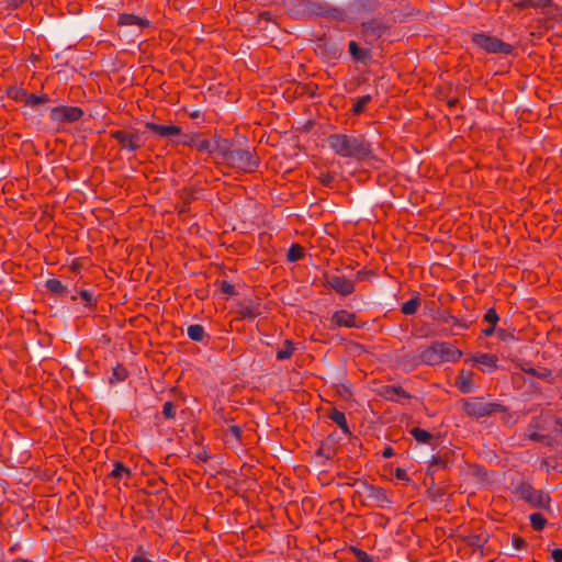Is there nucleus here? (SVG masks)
I'll use <instances>...</instances> for the list:
<instances>
[{
    "mask_svg": "<svg viewBox=\"0 0 562 562\" xmlns=\"http://www.w3.org/2000/svg\"><path fill=\"white\" fill-rule=\"evenodd\" d=\"M328 147L341 158H353L357 161L375 160L371 142L362 133H335L327 137Z\"/></svg>",
    "mask_w": 562,
    "mask_h": 562,
    "instance_id": "nucleus-1",
    "label": "nucleus"
},
{
    "mask_svg": "<svg viewBox=\"0 0 562 562\" xmlns=\"http://www.w3.org/2000/svg\"><path fill=\"white\" fill-rule=\"evenodd\" d=\"M110 137L117 142L121 150L127 153H136L144 146V140L137 132L114 130L110 131Z\"/></svg>",
    "mask_w": 562,
    "mask_h": 562,
    "instance_id": "nucleus-8",
    "label": "nucleus"
},
{
    "mask_svg": "<svg viewBox=\"0 0 562 562\" xmlns=\"http://www.w3.org/2000/svg\"><path fill=\"white\" fill-rule=\"evenodd\" d=\"M551 558L554 562H562V549L555 548L551 551Z\"/></svg>",
    "mask_w": 562,
    "mask_h": 562,
    "instance_id": "nucleus-57",
    "label": "nucleus"
},
{
    "mask_svg": "<svg viewBox=\"0 0 562 562\" xmlns=\"http://www.w3.org/2000/svg\"><path fill=\"white\" fill-rule=\"evenodd\" d=\"M48 102H50V99H49V97L47 94L37 95L35 93H29L27 92L25 105H27V106H36V105L45 104V103H48Z\"/></svg>",
    "mask_w": 562,
    "mask_h": 562,
    "instance_id": "nucleus-42",
    "label": "nucleus"
},
{
    "mask_svg": "<svg viewBox=\"0 0 562 562\" xmlns=\"http://www.w3.org/2000/svg\"><path fill=\"white\" fill-rule=\"evenodd\" d=\"M441 323L445 324H452L454 326H459L461 328L468 329L470 327V324L459 319L458 317L453 316L449 310H445L439 313V316L436 317Z\"/></svg>",
    "mask_w": 562,
    "mask_h": 562,
    "instance_id": "nucleus-32",
    "label": "nucleus"
},
{
    "mask_svg": "<svg viewBox=\"0 0 562 562\" xmlns=\"http://www.w3.org/2000/svg\"><path fill=\"white\" fill-rule=\"evenodd\" d=\"M471 42L487 54L512 55L514 46L484 32L473 33Z\"/></svg>",
    "mask_w": 562,
    "mask_h": 562,
    "instance_id": "nucleus-5",
    "label": "nucleus"
},
{
    "mask_svg": "<svg viewBox=\"0 0 562 562\" xmlns=\"http://www.w3.org/2000/svg\"><path fill=\"white\" fill-rule=\"evenodd\" d=\"M494 333H496V326L488 325L486 328L482 330V334L486 337L492 336Z\"/></svg>",
    "mask_w": 562,
    "mask_h": 562,
    "instance_id": "nucleus-58",
    "label": "nucleus"
},
{
    "mask_svg": "<svg viewBox=\"0 0 562 562\" xmlns=\"http://www.w3.org/2000/svg\"><path fill=\"white\" fill-rule=\"evenodd\" d=\"M328 418L333 420L335 424H337L344 434L351 435L346 416L342 412L338 411L337 408H333L328 413Z\"/></svg>",
    "mask_w": 562,
    "mask_h": 562,
    "instance_id": "nucleus-30",
    "label": "nucleus"
},
{
    "mask_svg": "<svg viewBox=\"0 0 562 562\" xmlns=\"http://www.w3.org/2000/svg\"><path fill=\"white\" fill-rule=\"evenodd\" d=\"M392 24L382 18L375 16L360 24L361 34L369 44L379 41L383 35L390 34Z\"/></svg>",
    "mask_w": 562,
    "mask_h": 562,
    "instance_id": "nucleus-7",
    "label": "nucleus"
},
{
    "mask_svg": "<svg viewBox=\"0 0 562 562\" xmlns=\"http://www.w3.org/2000/svg\"><path fill=\"white\" fill-rule=\"evenodd\" d=\"M45 288L48 292L52 294L61 296V297H68L70 296L71 291L60 280L58 279H48L45 282Z\"/></svg>",
    "mask_w": 562,
    "mask_h": 562,
    "instance_id": "nucleus-24",
    "label": "nucleus"
},
{
    "mask_svg": "<svg viewBox=\"0 0 562 562\" xmlns=\"http://www.w3.org/2000/svg\"><path fill=\"white\" fill-rule=\"evenodd\" d=\"M441 362H457L462 357V351L449 342L436 341Z\"/></svg>",
    "mask_w": 562,
    "mask_h": 562,
    "instance_id": "nucleus-18",
    "label": "nucleus"
},
{
    "mask_svg": "<svg viewBox=\"0 0 562 562\" xmlns=\"http://www.w3.org/2000/svg\"><path fill=\"white\" fill-rule=\"evenodd\" d=\"M394 456V449L391 446H387L382 451V457L389 459Z\"/></svg>",
    "mask_w": 562,
    "mask_h": 562,
    "instance_id": "nucleus-59",
    "label": "nucleus"
},
{
    "mask_svg": "<svg viewBox=\"0 0 562 562\" xmlns=\"http://www.w3.org/2000/svg\"><path fill=\"white\" fill-rule=\"evenodd\" d=\"M69 299L72 302H76L78 299H80L83 302L85 307L89 310H94L98 305V300L93 292L86 289H76L74 294L70 293Z\"/></svg>",
    "mask_w": 562,
    "mask_h": 562,
    "instance_id": "nucleus-20",
    "label": "nucleus"
},
{
    "mask_svg": "<svg viewBox=\"0 0 562 562\" xmlns=\"http://www.w3.org/2000/svg\"><path fill=\"white\" fill-rule=\"evenodd\" d=\"M484 321L487 322L490 325L496 326L497 322L499 321V316L494 307H491L486 311L484 314Z\"/></svg>",
    "mask_w": 562,
    "mask_h": 562,
    "instance_id": "nucleus-50",
    "label": "nucleus"
},
{
    "mask_svg": "<svg viewBox=\"0 0 562 562\" xmlns=\"http://www.w3.org/2000/svg\"><path fill=\"white\" fill-rule=\"evenodd\" d=\"M145 128L160 137H166L176 144L182 133V128L180 126L173 125V124L162 125V124H157L155 122H146Z\"/></svg>",
    "mask_w": 562,
    "mask_h": 562,
    "instance_id": "nucleus-13",
    "label": "nucleus"
},
{
    "mask_svg": "<svg viewBox=\"0 0 562 562\" xmlns=\"http://www.w3.org/2000/svg\"><path fill=\"white\" fill-rule=\"evenodd\" d=\"M222 140V136L217 133L213 134L211 138L205 137V133L193 132V133H181L177 144L195 148L200 153L207 155L217 154V145Z\"/></svg>",
    "mask_w": 562,
    "mask_h": 562,
    "instance_id": "nucleus-3",
    "label": "nucleus"
},
{
    "mask_svg": "<svg viewBox=\"0 0 562 562\" xmlns=\"http://www.w3.org/2000/svg\"><path fill=\"white\" fill-rule=\"evenodd\" d=\"M8 3V7L12 9H16L20 7L25 0H5Z\"/></svg>",
    "mask_w": 562,
    "mask_h": 562,
    "instance_id": "nucleus-60",
    "label": "nucleus"
},
{
    "mask_svg": "<svg viewBox=\"0 0 562 562\" xmlns=\"http://www.w3.org/2000/svg\"><path fill=\"white\" fill-rule=\"evenodd\" d=\"M474 373L471 370L462 369L456 378V385L463 394L470 393L473 390Z\"/></svg>",
    "mask_w": 562,
    "mask_h": 562,
    "instance_id": "nucleus-21",
    "label": "nucleus"
},
{
    "mask_svg": "<svg viewBox=\"0 0 562 562\" xmlns=\"http://www.w3.org/2000/svg\"><path fill=\"white\" fill-rule=\"evenodd\" d=\"M330 329L346 327V328H361L364 323H357V315L346 310L336 311L330 319Z\"/></svg>",
    "mask_w": 562,
    "mask_h": 562,
    "instance_id": "nucleus-12",
    "label": "nucleus"
},
{
    "mask_svg": "<svg viewBox=\"0 0 562 562\" xmlns=\"http://www.w3.org/2000/svg\"><path fill=\"white\" fill-rule=\"evenodd\" d=\"M198 459H200L201 461L205 462L207 461V459L210 458V456L207 454L206 451H203V452H199L196 454Z\"/></svg>",
    "mask_w": 562,
    "mask_h": 562,
    "instance_id": "nucleus-64",
    "label": "nucleus"
},
{
    "mask_svg": "<svg viewBox=\"0 0 562 562\" xmlns=\"http://www.w3.org/2000/svg\"><path fill=\"white\" fill-rule=\"evenodd\" d=\"M409 434L412 435V437L417 441V442H420V443H426V445H430V446H434L436 442H437V437H435L432 434H430L429 431L425 430V429H422L419 427H414L409 430Z\"/></svg>",
    "mask_w": 562,
    "mask_h": 562,
    "instance_id": "nucleus-29",
    "label": "nucleus"
},
{
    "mask_svg": "<svg viewBox=\"0 0 562 562\" xmlns=\"http://www.w3.org/2000/svg\"><path fill=\"white\" fill-rule=\"evenodd\" d=\"M131 562H153V561L149 560L148 558L144 557V555H134L131 559Z\"/></svg>",
    "mask_w": 562,
    "mask_h": 562,
    "instance_id": "nucleus-61",
    "label": "nucleus"
},
{
    "mask_svg": "<svg viewBox=\"0 0 562 562\" xmlns=\"http://www.w3.org/2000/svg\"><path fill=\"white\" fill-rule=\"evenodd\" d=\"M533 9H542L544 10L547 5L551 4V0H531Z\"/></svg>",
    "mask_w": 562,
    "mask_h": 562,
    "instance_id": "nucleus-54",
    "label": "nucleus"
},
{
    "mask_svg": "<svg viewBox=\"0 0 562 562\" xmlns=\"http://www.w3.org/2000/svg\"><path fill=\"white\" fill-rule=\"evenodd\" d=\"M187 333L189 338L196 342L203 341L205 337L209 338V335L205 334L204 327L200 324L190 325Z\"/></svg>",
    "mask_w": 562,
    "mask_h": 562,
    "instance_id": "nucleus-37",
    "label": "nucleus"
},
{
    "mask_svg": "<svg viewBox=\"0 0 562 562\" xmlns=\"http://www.w3.org/2000/svg\"><path fill=\"white\" fill-rule=\"evenodd\" d=\"M419 359L422 363L428 366H436L441 363L440 353L438 351L437 342H432L431 346L420 351Z\"/></svg>",
    "mask_w": 562,
    "mask_h": 562,
    "instance_id": "nucleus-22",
    "label": "nucleus"
},
{
    "mask_svg": "<svg viewBox=\"0 0 562 562\" xmlns=\"http://www.w3.org/2000/svg\"><path fill=\"white\" fill-rule=\"evenodd\" d=\"M85 112L79 106L59 105L50 109L49 117L58 124L75 123L83 116Z\"/></svg>",
    "mask_w": 562,
    "mask_h": 562,
    "instance_id": "nucleus-9",
    "label": "nucleus"
},
{
    "mask_svg": "<svg viewBox=\"0 0 562 562\" xmlns=\"http://www.w3.org/2000/svg\"><path fill=\"white\" fill-rule=\"evenodd\" d=\"M348 50L353 63L367 64L371 60L372 54L369 48H362L356 41H350Z\"/></svg>",
    "mask_w": 562,
    "mask_h": 562,
    "instance_id": "nucleus-19",
    "label": "nucleus"
},
{
    "mask_svg": "<svg viewBox=\"0 0 562 562\" xmlns=\"http://www.w3.org/2000/svg\"><path fill=\"white\" fill-rule=\"evenodd\" d=\"M379 395L385 401L403 403L411 400L412 395L400 385H382L379 390Z\"/></svg>",
    "mask_w": 562,
    "mask_h": 562,
    "instance_id": "nucleus-14",
    "label": "nucleus"
},
{
    "mask_svg": "<svg viewBox=\"0 0 562 562\" xmlns=\"http://www.w3.org/2000/svg\"><path fill=\"white\" fill-rule=\"evenodd\" d=\"M295 351V345L292 340L286 339L284 341V346L277 351V359L278 360H286L290 359Z\"/></svg>",
    "mask_w": 562,
    "mask_h": 562,
    "instance_id": "nucleus-40",
    "label": "nucleus"
},
{
    "mask_svg": "<svg viewBox=\"0 0 562 562\" xmlns=\"http://www.w3.org/2000/svg\"><path fill=\"white\" fill-rule=\"evenodd\" d=\"M236 319L254 321L262 314L260 299H247L236 304Z\"/></svg>",
    "mask_w": 562,
    "mask_h": 562,
    "instance_id": "nucleus-10",
    "label": "nucleus"
},
{
    "mask_svg": "<svg viewBox=\"0 0 562 562\" xmlns=\"http://www.w3.org/2000/svg\"><path fill=\"white\" fill-rule=\"evenodd\" d=\"M514 7L519 10H525L527 8H532L531 0H519L514 3Z\"/></svg>",
    "mask_w": 562,
    "mask_h": 562,
    "instance_id": "nucleus-55",
    "label": "nucleus"
},
{
    "mask_svg": "<svg viewBox=\"0 0 562 562\" xmlns=\"http://www.w3.org/2000/svg\"><path fill=\"white\" fill-rule=\"evenodd\" d=\"M217 147V155L231 168L250 173L257 170L260 158L257 153L244 148H237L233 140L223 138Z\"/></svg>",
    "mask_w": 562,
    "mask_h": 562,
    "instance_id": "nucleus-2",
    "label": "nucleus"
},
{
    "mask_svg": "<svg viewBox=\"0 0 562 562\" xmlns=\"http://www.w3.org/2000/svg\"><path fill=\"white\" fill-rule=\"evenodd\" d=\"M496 334L497 337L504 342H509L516 339L515 328H498L496 329Z\"/></svg>",
    "mask_w": 562,
    "mask_h": 562,
    "instance_id": "nucleus-47",
    "label": "nucleus"
},
{
    "mask_svg": "<svg viewBox=\"0 0 562 562\" xmlns=\"http://www.w3.org/2000/svg\"><path fill=\"white\" fill-rule=\"evenodd\" d=\"M512 544L517 550H522V549L527 548V546H528L527 541L518 535L512 536Z\"/></svg>",
    "mask_w": 562,
    "mask_h": 562,
    "instance_id": "nucleus-51",
    "label": "nucleus"
},
{
    "mask_svg": "<svg viewBox=\"0 0 562 562\" xmlns=\"http://www.w3.org/2000/svg\"><path fill=\"white\" fill-rule=\"evenodd\" d=\"M299 7L300 9L296 11V13L303 18H316L324 15L325 4L310 0H302Z\"/></svg>",
    "mask_w": 562,
    "mask_h": 562,
    "instance_id": "nucleus-17",
    "label": "nucleus"
},
{
    "mask_svg": "<svg viewBox=\"0 0 562 562\" xmlns=\"http://www.w3.org/2000/svg\"><path fill=\"white\" fill-rule=\"evenodd\" d=\"M420 305V294L419 292H415L413 297L407 302L403 303L401 306V312L404 315H414Z\"/></svg>",
    "mask_w": 562,
    "mask_h": 562,
    "instance_id": "nucleus-34",
    "label": "nucleus"
},
{
    "mask_svg": "<svg viewBox=\"0 0 562 562\" xmlns=\"http://www.w3.org/2000/svg\"><path fill=\"white\" fill-rule=\"evenodd\" d=\"M364 488L367 497L373 501L378 507L384 508L391 505L392 502L383 487L366 483Z\"/></svg>",
    "mask_w": 562,
    "mask_h": 562,
    "instance_id": "nucleus-15",
    "label": "nucleus"
},
{
    "mask_svg": "<svg viewBox=\"0 0 562 562\" xmlns=\"http://www.w3.org/2000/svg\"><path fill=\"white\" fill-rule=\"evenodd\" d=\"M458 103H459V99L458 98H450L447 101V104H448L449 108H454V106H457Z\"/></svg>",
    "mask_w": 562,
    "mask_h": 562,
    "instance_id": "nucleus-63",
    "label": "nucleus"
},
{
    "mask_svg": "<svg viewBox=\"0 0 562 562\" xmlns=\"http://www.w3.org/2000/svg\"><path fill=\"white\" fill-rule=\"evenodd\" d=\"M225 437H232L236 442H239L241 438V428L237 425L229 426L225 431Z\"/></svg>",
    "mask_w": 562,
    "mask_h": 562,
    "instance_id": "nucleus-49",
    "label": "nucleus"
},
{
    "mask_svg": "<svg viewBox=\"0 0 562 562\" xmlns=\"http://www.w3.org/2000/svg\"><path fill=\"white\" fill-rule=\"evenodd\" d=\"M520 369L525 373H527L529 375H532V376H536V378L541 379V380L549 381V379L552 375V371L550 369L542 368V369L538 370V369H535V368L530 367L529 363H524L522 366H520Z\"/></svg>",
    "mask_w": 562,
    "mask_h": 562,
    "instance_id": "nucleus-33",
    "label": "nucleus"
},
{
    "mask_svg": "<svg viewBox=\"0 0 562 562\" xmlns=\"http://www.w3.org/2000/svg\"><path fill=\"white\" fill-rule=\"evenodd\" d=\"M515 494L532 508L550 510V495L542 490H536L527 481H521L515 486Z\"/></svg>",
    "mask_w": 562,
    "mask_h": 562,
    "instance_id": "nucleus-4",
    "label": "nucleus"
},
{
    "mask_svg": "<svg viewBox=\"0 0 562 562\" xmlns=\"http://www.w3.org/2000/svg\"><path fill=\"white\" fill-rule=\"evenodd\" d=\"M113 470L109 473L108 477L114 481H120L125 477L130 480L132 477V471L122 461H114Z\"/></svg>",
    "mask_w": 562,
    "mask_h": 562,
    "instance_id": "nucleus-28",
    "label": "nucleus"
},
{
    "mask_svg": "<svg viewBox=\"0 0 562 562\" xmlns=\"http://www.w3.org/2000/svg\"><path fill=\"white\" fill-rule=\"evenodd\" d=\"M176 411L177 406L171 401H167L162 406L161 414L166 419L172 420L176 418Z\"/></svg>",
    "mask_w": 562,
    "mask_h": 562,
    "instance_id": "nucleus-48",
    "label": "nucleus"
},
{
    "mask_svg": "<svg viewBox=\"0 0 562 562\" xmlns=\"http://www.w3.org/2000/svg\"><path fill=\"white\" fill-rule=\"evenodd\" d=\"M119 25H138L140 27H148L150 22L147 19L140 18L133 13H121L117 20Z\"/></svg>",
    "mask_w": 562,
    "mask_h": 562,
    "instance_id": "nucleus-26",
    "label": "nucleus"
},
{
    "mask_svg": "<svg viewBox=\"0 0 562 562\" xmlns=\"http://www.w3.org/2000/svg\"><path fill=\"white\" fill-rule=\"evenodd\" d=\"M372 100L371 95L370 94H366V95H362V97H359L352 108H351V112L353 115H360L361 113L364 112L368 103H370V101Z\"/></svg>",
    "mask_w": 562,
    "mask_h": 562,
    "instance_id": "nucleus-41",
    "label": "nucleus"
},
{
    "mask_svg": "<svg viewBox=\"0 0 562 562\" xmlns=\"http://www.w3.org/2000/svg\"><path fill=\"white\" fill-rule=\"evenodd\" d=\"M395 476H396V479H398L401 481H408L409 480L406 470L405 469H401V468H397L395 470Z\"/></svg>",
    "mask_w": 562,
    "mask_h": 562,
    "instance_id": "nucleus-56",
    "label": "nucleus"
},
{
    "mask_svg": "<svg viewBox=\"0 0 562 562\" xmlns=\"http://www.w3.org/2000/svg\"><path fill=\"white\" fill-rule=\"evenodd\" d=\"M543 14L546 15L548 21H555L561 22L562 21V8L551 0V4L547 5V8L543 10Z\"/></svg>",
    "mask_w": 562,
    "mask_h": 562,
    "instance_id": "nucleus-36",
    "label": "nucleus"
},
{
    "mask_svg": "<svg viewBox=\"0 0 562 562\" xmlns=\"http://www.w3.org/2000/svg\"><path fill=\"white\" fill-rule=\"evenodd\" d=\"M221 290L228 295L235 294V286L226 280L221 281Z\"/></svg>",
    "mask_w": 562,
    "mask_h": 562,
    "instance_id": "nucleus-53",
    "label": "nucleus"
},
{
    "mask_svg": "<svg viewBox=\"0 0 562 562\" xmlns=\"http://www.w3.org/2000/svg\"><path fill=\"white\" fill-rule=\"evenodd\" d=\"M459 539L462 542H464L467 546L482 551L484 546L488 541V536H484L483 533H476V535L459 536Z\"/></svg>",
    "mask_w": 562,
    "mask_h": 562,
    "instance_id": "nucleus-27",
    "label": "nucleus"
},
{
    "mask_svg": "<svg viewBox=\"0 0 562 562\" xmlns=\"http://www.w3.org/2000/svg\"><path fill=\"white\" fill-rule=\"evenodd\" d=\"M259 19L265 20V21H271L272 20L271 12H269V11L260 12Z\"/></svg>",
    "mask_w": 562,
    "mask_h": 562,
    "instance_id": "nucleus-62",
    "label": "nucleus"
},
{
    "mask_svg": "<svg viewBox=\"0 0 562 562\" xmlns=\"http://www.w3.org/2000/svg\"><path fill=\"white\" fill-rule=\"evenodd\" d=\"M462 409L464 414L471 417L481 418L496 413H505L507 409L498 403H486L481 398L462 400Z\"/></svg>",
    "mask_w": 562,
    "mask_h": 562,
    "instance_id": "nucleus-6",
    "label": "nucleus"
},
{
    "mask_svg": "<svg viewBox=\"0 0 562 562\" xmlns=\"http://www.w3.org/2000/svg\"><path fill=\"white\" fill-rule=\"evenodd\" d=\"M350 552L353 554L358 562H374L370 554L358 547H350Z\"/></svg>",
    "mask_w": 562,
    "mask_h": 562,
    "instance_id": "nucleus-46",
    "label": "nucleus"
},
{
    "mask_svg": "<svg viewBox=\"0 0 562 562\" xmlns=\"http://www.w3.org/2000/svg\"><path fill=\"white\" fill-rule=\"evenodd\" d=\"M305 256V249L299 244H292L286 254V260L289 262H295L303 259Z\"/></svg>",
    "mask_w": 562,
    "mask_h": 562,
    "instance_id": "nucleus-39",
    "label": "nucleus"
},
{
    "mask_svg": "<svg viewBox=\"0 0 562 562\" xmlns=\"http://www.w3.org/2000/svg\"><path fill=\"white\" fill-rule=\"evenodd\" d=\"M319 55L326 59H337L340 56V49L335 42L323 41L317 45Z\"/></svg>",
    "mask_w": 562,
    "mask_h": 562,
    "instance_id": "nucleus-23",
    "label": "nucleus"
},
{
    "mask_svg": "<svg viewBox=\"0 0 562 562\" xmlns=\"http://www.w3.org/2000/svg\"><path fill=\"white\" fill-rule=\"evenodd\" d=\"M317 457H323L325 460H331L336 454V447L329 439L323 440L315 451Z\"/></svg>",
    "mask_w": 562,
    "mask_h": 562,
    "instance_id": "nucleus-31",
    "label": "nucleus"
},
{
    "mask_svg": "<svg viewBox=\"0 0 562 562\" xmlns=\"http://www.w3.org/2000/svg\"><path fill=\"white\" fill-rule=\"evenodd\" d=\"M529 520H530V525H531L532 529L536 531H541L548 522L541 513L531 514L529 516Z\"/></svg>",
    "mask_w": 562,
    "mask_h": 562,
    "instance_id": "nucleus-43",
    "label": "nucleus"
},
{
    "mask_svg": "<svg viewBox=\"0 0 562 562\" xmlns=\"http://www.w3.org/2000/svg\"><path fill=\"white\" fill-rule=\"evenodd\" d=\"M472 361L482 366L490 368V370H495L497 368V357L490 353H481L472 358Z\"/></svg>",
    "mask_w": 562,
    "mask_h": 562,
    "instance_id": "nucleus-35",
    "label": "nucleus"
},
{
    "mask_svg": "<svg viewBox=\"0 0 562 562\" xmlns=\"http://www.w3.org/2000/svg\"><path fill=\"white\" fill-rule=\"evenodd\" d=\"M355 8L358 13L373 14L381 8L380 0H355Z\"/></svg>",
    "mask_w": 562,
    "mask_h": 562,
    "instance_id": "nucleus-25",
    "label": "nucleus"
},
{
    "mask_svg": "<svg viewBox=\"0 0 562 562\" xmlns=\"http://www.w3.org/2000/svg\"><path fill=\"white\" fill-rule=\"evenodd\" d=\"M323 16L331 18V19L337 20V21H345L346 13H345L344 10H341L339 8L325 5V10H324V15Z\"/></svg>",
    "mask_w": 562,
    "mask_h": 562,
    "instance_id": "nucleus-45",
    "label": "nucleus"
},
{
    "mask_svg": "<svg viewBox=\"0 0 562 562\" xmlns=\"http://www.w3.org/2000/svg\"><path fill=\"white\" fill-rule=\"evenodd\" d=\"M324 285L342 296H348L355 292V282L344 276H325Z\"/></svg>",
    "mask_w": 562,
    "mask_h": 562,
    "instance_id": "nucleus-11",
    "label": "nucleus"
},
{
    "mask_svg": "<svg viewBox=\"0 0 562 562\" xmlns=\"http://www.w3.org/2000/svg\"><path fill=\"white\" fill-rule=\"evenodd\" d=\"M453 451L447 450L442 453H438L432 456L429 467L427 469V474L434 475L436 469H447L453 463Z\"/></svg>",
    "mask_w": 562,
    "mask_h": 562,
    "instance_id": "nucleus-16",
    "label": "nucleus"
},
{
    "mask_svg": "<svg viewBox=\"0 0 562 562\" xmlns=\"http://www.w3.org/2000/svg\"><path fill=\"white\" fill-rule=\"evenodd\" d=\"M8 97L16 102H23L25 104V101H26V97H27V91L22 89V88H18V87H11L8 89V92H7Z\"/></svg>",
    "mask_w": 562,
    "mask_h": 562,
    "instance_id": "nucleus-44",
    "label": "nucleus"
},
{
    "mask_svg": "<svg viewBox=\"0 0 562 562\" xmlns=\"http://www.w3.org/2000/svg\"><path fill=\"white\" fill-rule=\"evenodd\" d=\"M127 369L123 364L119 363L113 368L112 375L109 378V383L115 384L117 382H123L127 379Z\"/></svg>",
    "mask_w": 562,
    "mask_h": 562,
    "instance_id": "nucleus-38",
    "label": "nucleus"
},
{
    "mask_svg": "<svg viewBox=\"0 0 562 562\" xmlns=\"http://www.w3.org/2000/svg\"><path fill=\"white\" fill-rule=\"evenodd\" d=\"M335 176L330 172L321 173L319 181L323 186L331 188Z\"/></svg>",
    "mask_w": 562,
    "mask_h": 562,
    "instance_id": "nucleus-52",
    "label": "nucleus"
}]
</instances>
